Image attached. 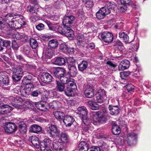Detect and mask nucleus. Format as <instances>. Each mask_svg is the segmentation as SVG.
I'll use <instances>...</instances> for the list:
<instances>
[{"label": "nucleus", "instance_id": "obj_36", "mask_svg": "<svg viewBox=\"0 0 151 151\" xmlns=\"http://www.w3.org/2000/svg\"><path fill=\"white\" fill-rule=\"evenodd\" d=\"M30 130L33 133H37L41 131L42 128L39 125L35 124L31 126Z\"/></svg>", "mask_w": 151, "mask_h": 151}, {"label": "nucleus", "instance_id": "obj_16", "mask_svg": "<svg viewBox=\"0 0 151 151\" xmlns=\"http://www.w3.org/2000/svg\"><path fill=\"white\" fill-rule=\"evenodd\" d=\"M75 19V17L73 15L65 16L63 19V24L65 25L71 24L73 23Z\"/></svg>", "mask_w": 151, "mask_h": 151}, {"label": "nucleus", "instance_id": "obj_39", "mask_svg": "<svg viewBox=\"0 0 151 151\" xmlns=\"http://www.w3.org/2000/svg\"><path fill=\"white\" fill-rule=\"evenodd\" d=\"M22 44L19 42V41L17 40H14L12 42V47L14 50H16Z\"/></svg>", "mask_w": 151, "mask_h": 151}, {"label": "nucleus", "instance_id": "obj_3", "mask_svg": "<svg viewBox=\"0 0 151 151\" xmlns=\"http://www.w3.org/2000/svg\"><path fill=\"white\" fill-rule=\"evenodd\" d=\"M51 141L50 139L46 137L40 142V147L41 151H52L51 150Z\"/></svg>", "mask_w": 151, "mask_h": 151}, {"label": "nucleus", "instance_id": "obj_61", "mask_svg": "<svg viewBox=\"0 0 151 151\" xmlns=\"http://www.w3.org/2000/svg\"><path fill=\"white\" fill-rule=\"evenodd\" d=\"M66 86H57L56 87L57 91L62 92L63 91H65V90L66 88Z\"/></svg>", "mask_w": 151, "mask_h": 151}, {"label": "nucleus", "instance_id": "obj_21", "mask_svg": "<svg viewBox=\"0 0 151 151\" xmlns=\"http://www.w3.org/2000/svg\"><path fill=\"white\" fill-rule=\"evenodd\" d=\"M53 114L55 118L60 121H63L65 116L64 113L61 111H55L53 112Z\"/></svg>", "mask_w": 151, "mask_h": 151}, {"label": "nucleus", "instance_id": "obj_63", "mask_svg": "<svg viewBox=\"0 0 151 151\" xmlns=\"http://www.w3.org/2000/svg\"><path fill=\"white\" fill-rule=\"evenodd\" d=\"M85 2L86 7L88 8L91 7L93 5V2L91 1L87 0Z\"/></svg>", "mask_w": 151, "mask_h": 151}, {"label": "nucleus", "instance_id": "obj_1", "mask_svg": "<svg viewBox=\"0 0 151 151\" xmlns=\"http://www.w3.org/2000/svg\"><path fill=\"white\" fill-rule=\"evenodd\" d=\"M87 110L86 108L83 106L79 107L78 108L76 113L79 115V117L81 119L84 124H88V122H90V120L87 116Z\"/></svg>", "mask_w": 151, "mask_h": 151}, {"label": "nucleus", "instance_id": "obj_4", "mask_svg": "<svg viewBox=\"0 0 151 151\" xmlns=\"http://www.w3.org/2000/svg\"><path fill=\"white\" fill-rule=\"evenodd\" d=\"M51 73L55 77L59 79L65 75L66 70L63 68L58 67L51 69Z\"/></svg>", "mask_w": 151, "mask_h": 151}, {"label": "nucleus", "instance_id": "obj_47", "mask_svg": "<svg viewBox=\"0 0 151 151\" xmlns=\"http://www.w3.org/2000/svg\"><path fill=\"white\" fill-rule=\"evenodd\" d=\"M65 24H63V26H58L56 27L55 31L63 35L64 33V30L65 29ZM65 32H64L65 33Z\"/></svg>", "mask_w": 151, "mask_h": 151}, {"label": "nucleus", "instance_id": "obj_62", "mask_svg": "<svg viewBox=\"0 0 151 151\" xmlns=\"http://www.w3.org/2000/svg\"><path fill=\"white\" fill-rule=\"evenodd\" d=\"M14 28L16 29H20L22 25H20L19 22H18L17 20H15L14 22Z\"/></svg>", "mask_w": 151, "mask_h": 151}, {"label": "nucleus", "instance_id": "obj_57", "mask_svg": "<svg viewBox=\"0 0 151 151\" xmlns=\"http://www.w3.org/2000/svg\"><path fill=\"white\" fill-rule=\"evenodd\" d=\"M90 122L89 123H90ZM87 123H88V124H85L86 125L83 128V130H82V134L86 135L89 132L88 131V128L86 126V125H88V124L89 123L88 122Z\"/></svg>", "mask_w": 151, "mask_h": 151}, {"label": "nucleus", "instance_id": "obj_10", "mask_svg": "<svg viewBox=\"0 0 151 151\" xmlns=\"http://www.w3.org/2000/svg\"><path fill=\"white\" fill-rule=\"evenodd\" d=\"M53 55L52 50L50 48L46 47L44 50L42 58L43 60L47 61V59L51 58Z\"/></svg>", "mask_w": 151, "mask_h": 151}, {"label": "nucleus", "instance_id": "obj_53", "mask_svg": "<svg viewBox=\"0 0 151 151\" xmlns=\"http://www.w3.org/2000/svg\"><path fill=\"white\" fill-rule=\"evenodd\" d=\"M77 40L80 45L83 44V42L85 41V38L83 35H81L78 36L77 37Z\"/></svg>", "mask_w": 151, "mask_h": 151}, {"label": "nucleus", "instance_id": "obj_28", "mask_svg": "<svg viewBox=\"0 0 151 151\" xmlns=\"http://www.w3.org/2000/svg\"><path fill=\"white\" fill-rule=\"evenodd\" d=\"M30 139L33 145L36 148L39 147L40 142L38 138L35 136H32L30 137Z\"/></svg>", "mask_w": 151, "mask_h": 151}, {"label": "nucleus", "instance_id": "obj_25", "mask_svg": "<svg viewBox=\"0 0 151 151\" xmlns=\"http://www.w3.org/2000/svg\"><path fill=\"white\" fill-rule=\"evenodd\" d=\"M16 39L17 40H20L23 42L27 41L28 37L27 35L22 33H17L15 36Z\"/></svg>", "mask_w": 151, "mask_h": 151}, {"label": "nucleus", "instance_id": "obj_24", "mask_svg": "<svg viewBox=\"0 0 151 151\" xmlns=\"http://www.w3.org/2000/svg\"><path fill=\"white\" fill-rule=\"evenodd\" d=\"M109 109L111 114L112 115H116L118 114L119 113V109L118 107L116 106L109 105Z\"/></svg>", "mask_w": 151, "mask_h": 151}, {"label": "nucleus", "instance_id": "obj_41", "mask_svg": "<svg viewBox=\"0 0 151 151\" xmlns=\"http://www.w3.org/2000/svg\"><path fill=\"white\" fill-rule=\"evenodd\" d=\"M58 42L57 40L52 39L50 40L48 43V45L51 48H54L57 47Z\"/></svg>", "mask_w": 151, "mask_h": 151}, {"label": "nucleus", "instance_id": "obj_64", "mask_svg": "<svg viewBox=\"0 0 151 151\" xmlns=\"http://www.w3.org/2000/svg\"><path fill=\"white\" fill-rule=\"evenodd\" d=\"M119 9L122 12H125L127 10V6L126 5H122V6L118 7Z\"/></svg>", "mask_w": 151, "mask_h": 151}, {"label": "nucleus", "instance_id": "obj_11", "mask_svg": "<svg viewBox=\"0 0 151 151\" xmlns=\"http://www.w3.org/2000/svg\"><path fill=\"white\" fill-rule=\"evenodd\" d=\"M137 138V135L135 133H130L127 136V142L130 145H134L136 143Z\"/></svg>", "mask_w": 151, "mask_h": 151}, {"label": "nucleus", "instance_id": "obj_43", "mask_svg": "<svg viewBox=\"0 0 151 151\" xmlns=\"http://www.w3.org/2000/svg\"><path fill=\"white\" fill-rule=\"evenodd\" d=\"M11 15L10 14H6V15H4L5 18L4 19L0 17V26L3 28H4L5 27V23L6 20V19H7L8 17H10Z\"/></svg>", "mask_w": 151, "mask_h": 151}, {"label": "nucleus", "instance_id": "obj_8", "mask_svg": "<svg viewBox=\"0 0 151 151\" xmlns=\"http://www.w3.org/2000/svg\"><path fill=\"white\" fill-rule=\"evenodd\" d=\"M4 129L6 132L11 134L16 131L17 127L14 123L9 122L5 124Z\"/></svg>", "mask_w": 151, "mask_h": 151}, {"label": "nucleus", "instance_id": "obj_18", "mask_svg": "<svg viewBox=\"0 0 151 151\" xmlns=\"http://www.w3.org/2000/svg\"><path fill=\"white\" fill-rule=\"evenodd\" d=\"M129 61L127 60L122 61L119 64L118 69L119 70H123L128 68L129 66Z\"/></svg>", "mask_w": 151, "mask_h": 151}, {"label": "nucleus", "instance_id": "obj_49", "mask_svg": "<svg viewBox=\"0 0 151 151\" xmlns=\"http://www.w3.org/2000/svg\"><path fill=\"white\" fill-rule=\"evenodd\" d=\"M78 148H84L86 150L88 149L89 147H88V145L87 143L85 142L82 141L79 144Z\"/></svg>", "mask_w": 151, "mask_h": 151}, {"label": "nucleus", "instance_id": "obj_38", "mask_svg": "<svg viewBox=\"0 0 151 151\" xmlns=\"http://www.w3.org/2000/svg\"><path fill=\"white\" fill-rule=\"evenodd\" d=\"M120 129L116 124H113L112 125V132L115 135L119 134L120 132Z\"/></svg>", "mask_w": 151, "mask_h": 151}, {"label": "nucleus", "instance_id": "obj_37", "mask_svg": "<svg viewBox=\"0 0 151 151\" xmlns=\"http://www.w3.org/2000/svg\"><path fill=\"white\" fill-rule=\"evenodd\" d=\"M9 79L4 75H0V84L8 85Z\"/></svg>", "mask_w": 151, "mask_h": 151}, {"label": "nucleus", "instance_id": "obj_52", "mask_svg": "<svg viewBox=\"0 0 151 151\" xmlns=\"http://www.w3.org/2000/svg\"><path fill=\"white\" fill-rule=\"evenodd\" d=\"M18 18L19 19H17L20 24L22 25V27L26 25V22L24 21V19H23V18L22 16H20L17 17V18Z\"/></svg>", "mask_w": 151, "mask_h": 151}, {"label": "nucleus", "instance_id": "obj_35", "mask_svg": "<svg viewBox=\"0 0 151 151\" xmlns=\"http://www.w3.org/2000/svg\"><path fill=\"white\" fill-rule=\"evenodd\" d=\"M61 106V103L58 101H53L49 104L50 107L53 109H57Z\"/></svg>", "mask_w": 151, "mask_h": 151}, {"label": "nucleus", "instance_id": "obj_15", "mask_svg": "<svg viewBox=\"0 0 151 151\" xmlns=\"http://www.w3.org/2000/svg\"><path fill=\"white\" fill-rule=\"evenodd\" d=\"M105 9L102 7L96 13V16L97 18L99 19H103L106 15L109 14V11L108 10L107 11Z\"/></svg>", "mask_w": 151, "mask_h": 151}, {"label": "nucleus", "instance_id": "obj_55", "mask_svg": "<svg viewBox=\"0 0 151 151\" xmlns=\"http://www.w3.org/2000/svg\"><path fill=\"white\" fill-rule=\"evenodd\" d=\"M121 2L122 5L129 6L132 5V2L131 0H121Z\"/></svg>", "mask_w": 151, "mask_h": 151}, {"label": "nucleus", "instance_id": "obj_56", "mask_svg": "<svg viewBox=\"0 0 151 151\" xmlns=\"http://www.w3.org/2000/svg\"><path fill=\"white\" fill-rule=\"evenodd\" d=\"M68 47L65 43L62 44L60 45V50L66 52L67 50L68 49Z\"/></svg>", "mask_w": 151, "mask_h": 151}, {"label": "nucleus", "instance_id": "obj_26", "mask_svg": "<svg viewBox=\"0 0 151 151\" xmlns=\"http://www.w3.org/2000/svg\"><path fill=\"white\" fill-rule=\"evenodd\" d=\"M10 14L11 15L10 17H8L7 19H6L5 21V27L8 24V26L12 28H14V22L15 20H13L12 18L13 16L10 14Z\"/></svg>", "mask_w": 151, "mask_h": 151}, {"label": "nucleus", "instance_id": "obj_34", "mask_svg": "<svg viewBox=\"0 0 151 151\" xmlns=\"http://www.w3.org/2000/svg\"><path fill=\"white\" fill-rule=\"evenodd\" d=\"M20 49L22 54L27 56L28 55L31 50L30 47L27 45L23 46Z\"/></svg>", "mask_w": 151, "mask_h": 151}, {"label": "nucleus", "instance_id": "obj_42", "mask_svg": "<svg viewBox=\"0 0 151 151\" xmlns=\"http://www.w3.org/2000/svg\"><path fill=\"white\" fill-rule=\"evenodd\" d=\"M65 36L68 38L69 40H72L74 38V32L70 27V29H68V31L65 33Z\"/></svg>", "mask_w": 151, "mask_h": 151}, {"label": "nucleus", "instance_id": "obj_50", "mask_svg": "<svg viewBox=\"0 0 151 151\" xmlns=\"http://www.w3.org/2000/svg\"><path fill=\"white\" fill-rule=\"evenodd\" d=\"M22 77V76L16 74H13L12 78L14 82H15L19 81Z\"/></svg>", "mask_w": 151, "mask_h": 151}, {"label": "nucleus", "instance_id": "obj_45", "mask_svg": "<svg viewBox=\"0 0 151 151\" xmlns=\"http://www.w3.org/2000/svg\"><path fill=\"white\" fill-rule=\"evenodd\" d=\"M35 9H36L34 7L31 6H29L27 7V10L28 12L32 14H33L39 15V12L37 11H36Z\"/></svg>", "mask_w": 151, "mask_h": 151}, {"label": "nucleus", "instance_id": "obj_9", "mask_svg": "<svg viewBox=\"0 0 151 151\" xmlns=\"http://www.w3.org/2000/svg\"><path fill=\"white\" fill-rule=\"evenodd\" d=\"M59 79L60 81L58 80H56V82L57 85H63V84H65L68 83L69 85H76V83L74 82V80L72 79V81H69L68 78L66 77H65V75L63 77H61Z\"/></svg>", "mask_w": 151, "mask_h": 151}, {"label": "nucleus", "instance_id": "obj_60", "mask_svg": "<svg viewBox=\"0 0 151 151\" xmlns=\"http://www.w3.org/2000/svg\"><path fill=\"white\" fill-rule=\"evenodd\" d=\"M11 42L9 41L5 40L3 41L2 46L6 48H9L10 46Z\"/></svg>", "mask_w": 151, "mask_h": 151}, {"label": "nucleus", "instance_id": "obj_54", "mask_svg": "<svg viewBox=\"0 0 151 151\" xmlns=\"http://www.w3.org/2000/svg\"><path fill=\"white\" fill-rule=\"evenodd\" d=\"M130 74V72L129 71L122 72L120 73V77L122 79H124V78L127 77Z\"/></svg>", "mask_w": 151, "mask_h": 151}, {"label": "nucleus", "instance_id": "obj_59", "mask_svg": "<svg viewBox=\"0 0 151 151\" xmlns=\"http://www.w3.org/2000/svg\"><path fill=\"white\" fill-rule=\"evenodd\" d=\"M45 22L49 27V29L50 30H55V26L53 24H52L50 22L48 21H46Z\"/></svg>", "mask_w": 151, "mask_h": 151}, {"label": "nucleus", "instance_id": "obj_22", "mask_svg": "<svg viewBox=\"0 0 151 151\" xmlns=\"http://www.w3.org/2000/svg\"><path fill=\"white\" fill-rule=\"evenodd\" d=\"M13 108L7 104H4L0 106V113L4 114L7 113V111H12Z\"/></svg>", "mask_w": 151, "mask_h": 151}, {"label": "nucleus", "instance_id": "obj_14", "mask_svg": "<svg viewBox=\"0 0 151 151\" xmlns=\"http://www.w3.org/2000/svg\"><path fill=\"white\" fill-rule=\"evenodd\" d=\"M10 99L14 100V102L12 103V105L14 108L18 109H21L22 108V105H21L22 99L19 98L18 97H12Z\"/></svg>", "mask_w": 151, "mask_h": 151}, {"label": "nucleus", "instance_id": "obj_29", "mask_svg": "<svg viewBox=\"0 0 151 151\" xmlns=\"http://www.w3.org/2000/svg\"><path fill=\"white\" fill-rule=\"evenodd\" d=\"M22 66H18L12 69L13 74H16L22 76L23 73Z\"/></svg>", "mask_w": 151, "mask_h": 151}, {"label": "nucleus", "instance_id": "obj_58", "mask_svg": "<svg viewBox=\"0 0 151 151\" xmlns=\"http://www.w3.org/2000/svg\"><path fill=\"white\" fill-rule=\"evenodd\" d=\"M23 84L24 85H29L31 84L30 79H29L26 77L22 81Z\"/></svg>", "mask_w": 151, "mask_h": 151}, {"label": "nucleus", "instance_id": "obj_48", "mask_svg": "<svg viewBox=\"0 0 151 151\" xmlns=\"http://www.w3.org/2000/svg\"><path fill=\"white\" fill-rule=\"evenodd\" d=\"M60 138L61 141L64 143H66L68 141V136L65 133H62L60 134Z\"/></svg>", "mask_w": 151, "mask_h": 151}, {"label": "nucleus", "instance_id": "obj_30", "mask_svg": "<svg viewBox=\"0 0 151 151\" xmlns=\"http://www.w3.org/2000/svg\"><path fill=\"white\" fill-rule=\"evenodd\" d=\"M88 66V62L86 61L83 60L78 64V67L79 70L83 72L86 69Z\"/></svg>", "mask_w": 151, "mask_h": 151}, {"label": "nucleus", "instance_id": "obj_7", "mask_svg": "<svg viewBox=\"0 0 151 151\" xmlns=\"http://www.w3.org/2000/svg\"><path fill=\"white\" fill-rule=\"evenodd\" d=\"M104 42L106 43H111L113 41V36L112 34L109 32H104L99 35Z\"/></svg>", "mask_w": 151, "mask_h": 151}, {"label": "nucleus", "instance_id": "obj_2", "mask_svg": "<svg viewBox=\"0 0 151 151\" xmlns=\"http://www.w3.org/2000/svg\"><path fill=\"white\" fill-rule=\"evenodd\" d=\"M47 132L50 137L53 138L58 137L60 135V130L54 125L51 124L49 126Z\"/></svg>", "mask_w": 151, "mask_h": 151}, {"label": "nucleus", "instance_id": "obj_19", "mask_svg": "<svg viewBox=\"0 0 151 151\" xmlns=\"http://www.w3.org/2000/svg\"><path fill=\"white\" fill-rule=\"evenodd\" d=\"M66 86V88L65 90V94L68 96L70 97L74 96L76 92V89L75 88H72L70 86Z\"/></svg>", "mask_w": 151, "mask_h": 151}, {"label": "nucleus", "instance_id": "obj_13", "mask_svg": "<svg viewBox=\"0 0 151 151\" xmlns=\"http://www.w3.org/2000/svg\"><path fill=\"white\" fill-rule=\"evenodd\" d=\"M84 94L86 97L87 98H91L94 95V89L93 86H87Z\"/></svg>", "mask_w": 151, "mask_h": 151}, {"label": "nucleus", "instance_id": "obj_33", "mask_svg": "<svg viewBox=\"0 0 151 151\" xmlns=\"http://www.w3.org/2000/svg\"><path fill=\"white\" fill-rule=\"evenodd\" d=\"M53 147L54 149L57 151H60L63 150V146L61 142L58 141L53 142Z\"/></svg>", "mask_w": 151, "mask_h": 151}, {"label": "nucleus", "instance_id": "obj_12", "mask_svg": "<svg viewBox=\"0 0 151 151\" xmlns=\"http://www.w3.org/2000/svg\"><path fill=\"white\" fill-rule=\"evenodd\" d=\"M52 77L51 75L48 73H43L41 76V81L46 84H49L52 82Z\"/></svg>", "mask_w": 151, "mask_h": 151}, {"label": "nucleus", "instance_id": "obj_23", "mask_svg": "<svg viewBox=\"0 0 151 151\" xmlns=\"http://www.w3.org/2000/svg\"><path fill=\"white\" fill-rule=\"evenodd\" d=\"M115 6V4L113 2L107 1L106 2L104 6L103 7L106 9V11L108 10L109 11V14H110L111 10L114 9Z\"/></svg>", "mask_w": 151, "mask_h": 151}, {"label": "nucleus", "instance_id": "obj_31", "mask_svg": "<svg viewBox=\"0 0 151 151\" xmlns=\"http://www.w3.org/2000/svg\"><path fill=\"white\" fill-rule=\"evenodd\" d=\"M19 128V131L22 133H25L27 131L26 129V124L24 121L22 120L19 121L17 122Z\"/></svg>", "mask_w": 151, "mask_h": 151}, {"label": "nucleus", "instance_id": "obj_32", "mask_svg": "<svg viewBox=\"0 0 151 151\" xmlns=\"http://www.w3.org/2000/svg\"><path fill=\"white\" fill-rule=\"evenodd\" d=\"M67 61V60L63 58L59 57L56 58L54 63L55 65H64Z\"/></svg>", "mask_w": 151, "mask_h": 151}, {"label": "nucleus", "instance_id": "obj_44", "mask_svg": "<svg viewBox=\"0 0 151 151\" xmlns=\"http://www.w3.org/2000/svg\"><path fill=\"white\" fill-rule=\"evenodd\" d=\"M35 106L37 109H39L41 111L45 112L47 111V109L46 108H42V107H43V106H44V104L42 103L41 102H36L35 104Z\"/></svg>", "mask_w": 151, "mask_h": 151}, {"label": "nucleus", "instance_id": "obj_46", "mask_svg": "<svg viewBox=\"0 0 151 151\" xmlns=\"http://www.w3.org/2000/svg\"><path fill=\"white\" fill-rule=\"evenodd\" d=\"M30 45L32 48L35 49L38 46L37 41L35 39L30 38L29 41Z\"/></svg>", "mask_w": 151, "mask_h": 151}, {"label": "nucleus", "instance_id": "obj_17", "mask_svg": "<svg viewBox=\"0 0 151 151\" xmlns=\"http://www.w3.org/2000/svg\"><path fill=\"white\" fill-rule=\"evenodd\" d=\"M63 121L66 127H70L73 123L74 119L70 116H65Z\"/></svg>", "mask_w": 151, "mask_h": 151}, {"label": "nucleus", "instance_id": "obj_20", "mask_svg": "<svg viewBox=\"0 0 151 151\" xmlns=\"http://www.w3.org/2000/svg\"><path fill=\"white\" fill-rule=\"evenodd\" d=\"M113 46L114 49H117L120 51H122L124 49L122 43L119 40H117L113 42Z\"/></svg>", "mask_w": 151, "mask_h": 151}, {"label": "nucleus", "instance_id": "obj_5", "mask_svg": "<svg viewBox=\"0 0 151 151\" xmlns=\"http://www.w3.org/2000/svg\"><path fill=\"white\" fill-rule=\"evenodd\" d=\"M91 116V122L95 125H97L104 118L103 113L99 111L93 112Z\"/></svg>", "mask_w": 151, "mask_h": 151}, {"label": "nucleus", "instance_id": "obj_6", "mask_svg": "<svg viewBox=\"0 0 151 151\" xmlns=\"http://www.w3.org/2000/svg\"><path fill=\"white\" fill-rule=\"evenodd\" d=\"M106 98L105 91L104 89H100L96 93L95 101L96 103H101Z\"/></svg>", "mask_w": 151, "mask_h": 151}, {"label": "nucleus", "instance_id": "obj_27", "mask_svg": "<svg viewBox=\"0 0 151 151\" xmlns=\"http://www.w3.org/2000/svg\"><path fill=\"white\" fill-rule=\"evenodd\" d=\"M69 73L70 76L71 77L75 76L77 74V69L75 66L72 63V64H70L69 66Z\"/></svg>", "mask_w": 151, "mask_h": 151}, {"label": "nucleus", "instance_id": "obj_40", "mask_svg": "<svg viewBox=\"0 0 151 151\" xmlns=\"http://www.w3.org/2000/svg\"><path fill=\"white\" fill-rule=\"evenodd\" d=\"M119 37L122 38L123 40L125 42L129 41V37L127 34L124 32L121 31L119 33Z\"/></svg>", "mask_w": 151, "mask_h": 151}, {"label": "nucleus", "instance_id": "obj_51", "mask_svg": "<svg viewBox=\"0 0 151 151\" xmlns=\"http://www.w3.org/2000/svg\"><path fill=\"white\" fill-rule=\"evenodd\" d=\"M94 102L89 101L86 102L87 104L93 110H96L98 109L97 107L96 106H93V104L94 103Z\"/></svg>", "mask_w": 151, "mask_h": 151}]
</instances>
